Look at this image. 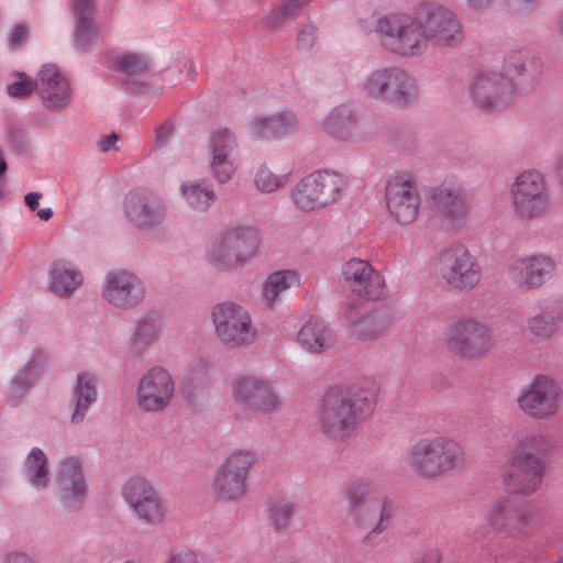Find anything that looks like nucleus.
<instances>
[{
	"mask_svg": "<svg viewBox=\"0 0 563 563\" xmlns=\"http://www.w3.org/2000/svg\"><path fill=\"white\" fill-rule=\"evenodd\" d=\"M494 0H466L467 5L473 10L487 8Z\"/></svg>",
	"mask_w": 563,
	"mask_h": 563,
	"instance_id": "obj_61",
	"label": "nucleus"
},
{
	"mask_svg": "<svg viewBox=\"0 0 563 563\" xmlns=\"http://www.w3.org/2000/svg\"><path fill=\"white\" fill-rule=\"evenodd\" d=\"M340 274L343 284L355 297L378 300L384 296L385 278L368 261L352 257L341 265Z\"/></svg>",
	"mask_w": 563,
	"mask_h": 563,
	"instance_id": "obj_20",
	"label": "nucleus"
},
{
	"mask_svg": "<svg viewBox=\"0 0 563 563\" xmlns=\"http://www.w3.org/2000/svg\"><path fill=\"white\" fill-rule=\"evenodd\" d=\"M347 187L346 175L334 169H317L295 184L289 199L300 212H318L336 203Z\"/></svg>",
	"mask_w": 563,
	"mask_h": 563,
	"instance_id": "obj_5",
	"label": "nucleus"
},
{
	"mask_svg": "<svg viewBox=\"0 0 563 563\" xmlns=\"http://www.w3.org/2000/svg\"><path fill=\"white\" fill-rule=\"evenodd\" d=\"M25 473L31 485L37 489L46 488L49 481L47 459L44 452L34 448L25 459Z\"/></svg>",
	"mask_w": 563,
	"mask_h": 563,
	"instance_id": "obj_39",
	"label": "nucleus"
},
{
	"mask_svg": "<svg viewBox=\"0 0 563 563\" xmlns=\"http://www.w3.org/2000/svg\"><path fill=\"white\" fill-rule=\"evenodd\" d=\"M98 151L101 153L117 152L119 147L117 143H98Z\"/></svg>",
	"mask_w": 563,
	"mask_h": 563,
	"instance_id": "obj_62",
	"label": "nucleus"
},
{
	"mask_svg": "<svg viewBox=\"0 0 563 563\" xmlns=\"http://www.w3.org/2000/svg\"><path fill=\"white\" fill-rule=\"evenodd\" d=\"M540 0H506V7L509 12L516 15H526L530 13Z\"/></svg>",
	"mask_w": 563,
	"mask_h": 563,
	"instance_id": "obj_51",
	"label": "nucleus"
},
{
	"mask_svg": "<svg viewBox=\"0 0 563 563\" xmlns=\"http://www.w3.org/2000/svg\"><path fill=\"white\" fill-rule=\"evenodd\" d=\"M521 445V451L530 452L536 456H538V454H545L551 449L549 438L543 434L529 435L522 441Z\"/></svg>",
	"mask_w": 563,
	"mask_h": 563,
	"instance_id": "obj_48",
	"label": "nucleus"
},
{
	"mask_svg": "<svg viewBox=\"0 0 563 563\" xmlns=\"http://www.w3.org/2000/svg\"><path fill=\"white\" fill-rule=\"evenodd\" d=\"M232 397L243 408L262 412H275L280 398L271 382L255 376H240L232 383Z\"/></svg>",
	"mask_w": 563,
	"mask_h": 563,
	"instance_id": "obj_21",
	"label": "nucleus"
},
{
	"mask_svg": "<svg viewBox=\"0 0 563 563\" xmlns=\"http://www.w3.org/2000/svg\"><path fill=\"white\" fill-rule=\"evenodd\" d=\"M162 333V320L156 316H143L136 323L134 340L140 345H150L158 340Z\"/></svg>",
	"mask_w": 563,
	"mask_h": 563,
	"instance_id": "obj_42",
	"label": "nucleus"
},
{
	"mask_svg": "<svg viewBox=\"0 0 563 563\" xmlns=\"http://www.w3.org/2000/svg\"><path fill=\"white\" fill-rule=\"evenodd\" d=\"M111 67L120 71L126 79L142 76L148 69V60L140 54H111L108 57Z\"/></svg>",
	"mask_w": 563,
	"mask_h": 563,
	"instance_id": "obj_37",
	"label": "nucleus"
},
{
	"mask_svg": "<svg viewBox=\"0 0 563 563\" xmlns=\"http://www.w3.org/2000/svg\"><path fill=\"white\" fill-rule=\"evenodd\" d=\"M296 511L297 507L292 501H274L266 509L267 523L277 533L286 532L291 526Z\"/></svg>",
	"mask_w": 563,
	"mask_h": 563,
	"instance_id": "obj_38",
	"label": "nucleus"
},
{
	"mask_svg": "<svg viewBox=\"0 0 563 563\" xmlns=\"http://www.w3.org/2000/svg\"><path fill=\"white\" fill-rule=\"evenodd\" d=\"M41 198V192H30L24 197V202L31 211H35L40 205Z\"/></svg>",
	"mask_w": 563,
	"mask_h": 563,
	"instance_id": "obj_58",
	"label": "nucleus"
},
{
	"mask_svg": "<svg viewBox=\"0 0 563 563\" xmlns=\"http://www.w3.org/2000/svg\"><path fill=\"white\" fill-rule=\"evenodd\" d=\"M75 410L71 416L73 422L81 421L89 406L97 399L96 380L89 373H80L77 376V384L73 389Z\"/></svg>",
	"mask_w": 563,
	"mask_h": 563,
	"instance_id": "obj_33",
	"label": "nucleus"
},
{
	"mask_svg": "<svg viewBox=\"0 0 563 563\" xmlns=\"http://www.w3.org/2000/svg\"><path fill=\"white\" fill-rule=\"evenodd\" d=\"M344 499L355 525L371 533H380L389 526L390 503L383 482L375 473H366L345 488Z\"/></svg>",
	"mask_w": 563,
	"mask_h": 563,
	"instance_id": "obj_3",
	"label": "nucleus"
},
{
	"mask_svg": "<svg viewBox=\"0 0 563 563\" xmlns=\"http://www.w3.org/2000/svg\"><path fill=\"white\" fill-rule=\"evenodd\" d=\"M298 342L307 352L323 353L334 347L336 335L324 321L311 319L301 327Z\"/></svg>",
	"mask_w": 563,
	"mask_h": 563,
	"instance_id": "obj_30",
	"label": "nucleus"
},
{
	"mask_svg": "<svg viewBox=\"0 0 563 563\" xmlns=\"http://www.w3.org/2000/svg\"><path fill=\"white\" fill-rule=\"evenodd\" d=\"M545 464L540 456L520 451L514 454L503 474V483L509 493L530 496L542 483Z\"/></svg>",
	"mask_w": 563,
	"mask_h": 563,
	"instance_id": "obj_18",
	"label": "nucleus"
},
{
	"mask_svg": "<svg viewBox=\"0 0 563 563\" xmlns=\"http://www.w3.org/2000/svg\"><path fill=\"white\" fill-rule=\"evenodd\" d=\"M36 91L44 106L49 109L67 107L73 97L68 79L53 64L44 65L38 71Z\"/></svg>",
	"mask_w": 563,
	"mask_h": 563,
	"instance_id": "obj_26",
	"label": "nucleus"
},
{
	"mask_svg": "<svg viewBox=\"0 0 563 563\" xmlns=\"http://www.w3.org/2000/svg\"><path fill=\"white\" fill-rule=\"evenodd\" d=\"M238 153L230 143H212L210 147V168L220 183L232 178L236 169Z\"/></svg>",
	"mask_w": 563,
	"mask_h": 563,
	"instance_id": "obj_32",
	"label": "nucleus"
},
{
	"mask_svg": "<svg viewBox=\"0 0 563 563\" xmlns=\"http://www.w3.org/2000/svg\"><path fill=\"white\" fill-rule=\"evenodd\" d=\"M266 24L271 29H280L285 23L294 21V18L288 13L287 8H284L279 2L272 8L265 18Z\"/></svg>",
	"mask_w": 563,
	"mask_h": 563,
	"instance_id": "obj_49",
	"label": "nucleus"
},
{
	"mask_svg": "<svg viewBox=\"0 0 563 563\" xmlns=\"http://www.w3.org/2000/svg\"><path fill=\"white\" fill-rule=\"evenodd\" d=\"M26 37H27L26 27H24L23 25H18L12 33L11 42L13 45L19 46L25 42Z\"/></svg>",
	"mask_w": 563,
	"mask_h": 563,
	"instance_id": "obj_56",
	"label": "nucleus"
},
{
	"mask_svg": "<svg viewBox=\"0 0 563 563\" xmlns=\"http://www.w3.org/2000/svg\"><path fill=\"white\" fill-rule=\"evenodd\" d=\"M176 383L172 373L159 365L142 374L135 390V405L143 412L165 411L173 402Z\"/></svg>",
	"mask_w": 563,
	"mask_h": 563,
	"instance_id": "obj_13",
	"label": "nucleus"
},
{
	"mask_svg": "<svg viewBox=\"0 0 563 563\" xmlns=\"http://www.w3.org/2000/svg\"><path fill=\"white\" fill-rule=\"evenodd\" d=\"M385 202L397 224H412L418 219L421 207V196L412 176L400 173L390 177L385 187Z\"/></svg>",
	"mask_w": 563,
	"mask_h": 563,
	"instance_id": "obj_14",
	"label": "nucleus"
},
{
	"mask_svg": "<svg viewBox=\"0 0 563 563\" xmlns=\"http://www.w3.org/2000/svg\"><path fill=\"white\" fill-rule=\"evenodd\" d=\"M563 388L559 380L549 375H537L517 398L518 408L533 419H549L560 409Z\"/></svg>",
	"mask_w": 563,
	"mask_h": 563,
	"instance_id": "obj_12",
	"label": "nucleus"
},
{
	"mask_svg": "<svg viewBox=\"0 0 563 563\" xmlns=\"http://www.w3.org/2000/svg\"><path fill=\"white\" fill-rule=\"evenodd\" d=\"M444 341L449 349L463 358H476L494 346L490 329L472 317H457L446 327Z\"/></svg>",
	"mask_w": 563,
	"mask_h": 563,
	"instance_id": "obj_10",
	"label": "nucleus"
},
{
	"mask_svg": "<svg viewBox=\"0 0 563 563\" xmlns=\"http://www.w3.org/2000/svg\"><path fill=\"white\" fill-rule=\"evenodd\" d=\"M56 485L62 504L66 508H76L88 493V484L84 474L82 462L75 456L60 461L56 473Z\"/></svg>",
	"mask_w": 563,
	"mask_h": 563,
	"instance_id": "obj_25",
	"label": "nucleus"
},
{
	"mask_svg": "<svg viewBox=\"0 0 563 563\" xmlns=\"http://www.w3.org/2000/svg\"><path fill=\"white\" fill-rule=\"evenodd\" d=\"M428 44L454 45L464 38L455 14L439 3L422 4L417 11Z\"/></svg>",
	"mask_w": 563,
	"mask_h": 563,
	"instance_id": "obj_19",
	"label": "nucleus"
},
{
	"mask_svg": "<svg viewBox=\"0 0 563 563\" xmlns=\"http://www.w3.org/2000/svg\"><path fill=\"white\" fill-rule=\"evenodd\" d=\"M73 9L77 20V42L82 47L89 46L97 35V29L92 20V0H74Z\"/></svg>",
	"mask_w": 563,
	"mask_h": 563,
	"instance_id": "obj_35",
	"label": "nucleus"
},
{
	"mask_svg": "<svg viewBox=\"0 0 563 563\" xmlns=\"http://www.w3.org/2000/svg\"><path fill=\"white\" fill-rule=\"evenodd\" d=\"M470 99L479 111L490 113L506 109L515 99L511 81L497 71L482 73L468 84Z\"/></svg>",
	"mask_w": 563,
	"mask_h": 563,
	"instance_id": "obj_15",
	"label": "nucleus"
},
{
	"mask_svg": "<svg viewBox=\"0 0 563 563\" xmlns=\"http://www.w3.org/2000/svg\"><path fill=\"white\" fill-rule=\"evenodd\" d=\"M508 196L514 217L521 221L543 219L553 208L549 180L537 168L518 173L509 185Z\"/></svg>",
	"mask_w": 563,
	"mask_h": 563,
	"instance_id": "obj_4",
	"label": "nucleus"
},
{
	"mask_svg": "<svg viewBox=\"0 0 563 563\" xmlns=\"http://www.w3.org/2000/svg\"><path fill=\"white\" fill-rule=\"evenodd\" d=\"M298 285L299 276L295 271H277L266 278L263 287V296L268 303H273L280 294Z\"/></svg>",
	"mask_w": 563,
	"mask_h": 563,
	"instance_id": "obj_36",
	"label": "nucleus"
},
{
	"mask_svg": "<svg viewBox=\"0 0 563 563\" xmlns=\"http://www.w3.org/2000/svg\"><path fill=\"white\" fill-rule=\"evenodd\" d=\"M387 74L388 68L376 69L364 79L362 90L368 99L376 101L384 100Z\"/></svg>",
	"mask_w": 563,
	"mask_h": 563,
	"instance_id": "obj_46",
	"label": "nucleus"
},
{
	"mask_svg": "<svg viewBox=\"0 0 563 563\" xmlns=\"http://www.w3.org/2000/svg\"><path fill=\"white\" fill-rule=\"evenodd\" d=\"M555 260L544 253L518 256L507 266V277L520 291H532L544 286L556 273Z\"/></svg>",
	"mask_w": 563,
	"mask_h": 563,
	"instance_id": "obj_17",
	"label": "nucleus"
},
{
	"mask_svg": "<svg viewBox=\"0 0 563 563\" xmlns=\"http://www.w3.org/2000/svg\"><path fill=\"white\" fill-rule=\"evenodd\" d=\"M374 404V386L369 380L331 389L319 406L318 428L330 439L343 440L373 412Z\"/></svg>",
	"mask_w": 563,
	"mask_h": 563,
	"instance_id": "obj_1",
	"label": "nucleus"
},
{
	"mask_svg": "<svg viewBox=\"0 0 563 563\" xmlns=\"http://www.w3.org/2000/svg\"><path fill=\"white\" fill-rule=\"evenodd\" d=\"M167 563H199L198 555L190 550L173 553Z\"/></svg>",
	"mask_w": 563,
	"mask_h": 563,
	"instance_id": "obj_53",
	"label": "nucleus"
},
{
	"mask_svg": "<svg viewBox=\"0 0 563 563\" xmlns=\"http://www.w3.org/2000/svg\"><path fill=\"white\" fill-rule=\"evenodd\" d=\"M561 321H563V303L551 301L541 312L526 320V329L532 336L548 340L555 335Z\"/></svg>",
	"mask_w": 563,
	"mask_h": 563,
	"instance_id": "obj_31",
	"label": "nucleus"
},
{
	"mask_svg": "<svg viewBox=\"0 0 563 563\" xmlns=\"http://www.w3.org/2000/svg\"><path fill=\"white\" fill-rule=\"evenodd\" d=\"M515 506L516 503L509 498H499L495 500L487 512V521L489 526L495 530L508 533Z\"/></svg>",
	"mask_w": 563,
	"mask_h": 563,
	"instance_id": "obj_41",
	"label": "nucleus"
},
{
	"mask_svg": "<svg viewBox=\"0 0 563 563\" xmlns=\"http://www.w3.org/2000/svg\"><path fill=\"white\" fill-rule=\"evenodd\" d=\"M537 514L527 504H516L508 533L527 534L536 528Z\"/></svg>",
	"mask_w": 563,
	"mask_h": 563,
	"instance_id": "obj_43",
	"label": "nucleus"
},
{
	"mask_svg": "<svg viewBox=\"0 0 563 563\" xmlns=\"http://www.w3.org/2000/svg\"><path fill=\"white\" fill-rule=\"evenodd\" d=\"M316 42V27L311 24H303L297 36V46L300 49H309Z\"/></svg>",
	"mask_w": 563,
	"mask_h": 563,
	"instance_id": "obj_52",
	"label": "nucleus"
},
{
	"mask_svg": "<svg viewBox=\"0 0 563 563\" xmlns=\"http://www.w3.org/2000/svg\"><path fill=\"white\" fill-rule=\"evenodd\" d=\"M345 331L350 339L358 342H377L393 330V313L383 307L367 310L360 316H346Z\"/></svg>",
	"mask_w": 563,
	"mask_h": 563,
	"instance_id": "obj_24",
	"label": "nucleus"
},
{
	"mask_svg": "<svg viewBox=\"0 0 563 563\" xmlns=\"http://www.w3.org/2000/svg\"><path fill=\"white\" fill-rule=\"evenodd\" d=\"M84 276L79 269L66 261H55L48 272V288L59 298H68L82 285Z\"/></svg>",
	"mask_w": 563,
	"mask_h": 563,
	"instance_id": "obj_29",
	"label": "nucleus"
},
{
	"mask_svg": "<svg viewBox=\"0 0 563 563\" xmlns=\"http://www.w3.org/2000/svg\"><path fill=\"white\" fill-rule=\"evenodd\" d=\"M289 180L290 173H275L266 163H263L254 173L253 184L260 192L272 194L286 187Z\"/></svg>",
	"mask_w": 563,
	"mask_h": 563,
	"instance_id": "obj_40",
	"label": "nucleus"
},
{
	"mask_svg": "<svg viewBox=\"0 0 563 563\" xmlns=\"http://www.w3.org/2000/svg\"><path fill=\"white\" fill-rule=\"evenodd\" d=\"M375 30L380 34L384 45L400 55L415 56L428 47L417 13L382 16L377 20Z\"/></svg>",
	"mask_w": 563,
	"mask_h": 563,
	"instance_id": "obj_8",
	"label": "nucleus"
},
{
	"mask_svg": "<svg viewBox=\"0 0 563 563\" xmlns=\"http://www.w3.org/2000/svg\"><path fill=\"white\" fill-rule=\"evenodd\" d=\"M356 121V114L345 106L339 107L331 111L324 119L323 128L330 134L335 135L350 126Z\"/></svg>",
	"mask_w": 563,
	"mask_h": 563,
	"instance_id": "obj_45",
	"label": "nucleus"
},
{
	"mask_svg": "<svg viewBox=\"0 0 563 563\" xmlns=\"http://www.w3.org/2000/svg\"><path fill=\"white\" fill-rule=\"evenodd\" d=\"M504 69L508 75H520L525 70V54L514 52L505 58Z\"/></svg>",
	"mask_w": 563,
	"mask_h": 563,
	"instance_id": "obj_50",
	"label": "nucleus"
},
{
	"mask_svg": "<svg viewBox=\"0 0 563 563\" xmlns=\"http://www.w3.org/2000/svg\"><path fill=\"white\" fill-rule=\"evenodd\" d=\"M36 90V81H33L25 74L19 73L16 80L8 86V93L14 98H24Z\"/></svg>",
	"mask_w": 563,
	"mask_h": 563,
	"instance_id": "obj_47",
	"label": "nucleus"
},
{
	"mask_svg": "<svg viewBox=\"0 0 563 563\" xmlns=\"http://www.w3.org/2000/svg\"><path fill=\"white\" fill-rule=\"evenodd\" d=\"M430 201L446 231L456 233L464 228L470 216V207L465 189L459 180L446 179L434 187Z\"/></svg>",
	"mask_w": 563,
	"mask_h": 563,
	"instance_id": "obj_16",
	"label": "nucleus"
},
{
	"mask_svg": "<svg viewBox=\"0 0 563 563\" xmlns=\"http://www.w3.org/2000/svg\"><path fill=\"white\" fill-rule=\"evenodd\" d=\"M405 462L418 478L438 481L464 467L465 451L455 439L435 435L413 443L406 453Z\"/></svg>",
	"mask_w": 563,
	"mask_h": 563,
	"instance_id": "obj_2",
	"label": "nucleus"
},
{
	"mask_svg": "<svg viewBox=\"0 0 563 563\" xmlns=\"http://www.w3.org/2000/svg\"><path fill=\"white\" fill-rule=\"evenodd\" d=\"M284 8H287L288 13L294 18V20L298 16L301 11L297 4H295L291 0H279L278 1Z\"/></svg>",
	"mask_w": 563,
	"mask_h": 563,
	"instance_id": "obj_59",
	"label": "nucleus"
},
{
	"mask_svg": "<svg viewBox=\"0 0 563 563\" xmlns=\"http://www.w3.org/2000/svg\"><path fill=\"white\" fill-rule=\"evenodd\" d=\"M122 496L142 521L158 525L164 520L166 508L163 499L146 478H130L123 486Z\"/></svg>",
	"mask_w": 563,
	"mask_h": 563,
	"instance_id": "obj_22",
	"label": "nucleus"
},
{
	"mask_svg": "<svg viewBox=\"0 0 563 563\" xmlns=\"http://www.w3.org/2000/svg\"><path fill=\"white\" fill-rule=\"evenodd\" d=\"M217 339L225 346L238 349L251 345L257 335L246 308L233 301L212 307L210 312Z\"/></svg>",
	"mask_w": 563,
	"mask_h": 563,
	"instance_id": "obj_9",
	"label": "nucleus"
},
{
	"mask_svg": "<svg viewBox=\"0 0 563 563\" xmlns=\"http://www.w3.org/2000/svg\"><path fill=\"white\" fill-rule=\"evenodd\" d=\"M126 217L139 228H151L164 219L163 207L147 191H132L124 201Z\"/></svg>",
	"mask_w": 563,
	"mask_h": 563,
	"instance_id": "obj_27",
	"label": "nucleus"
},
{
	"mask_svg": "<svg viewBox=\"0 0 563 563\" xmlns=\"http://www.w3.org/2000/svg\"><path fill=\"white\" fill-rule=\"evenodd\" d=\"M438 271L442 280L459 291H470L482 282L481 264L463 244L451 245L440 254Z\"/></svg>",
	"mask_w": 563,
	"mask_h": 563,
	"instance_id": "obj_11",
	"label": "nucleus"
},
{
	"mask_svg": "<svg viewBox=\"0 0 563 563\" xmlns=\"http://www.w3.org/2000/svg\"><path fill=\"white\" fill-rule=\"evenodd\" d=\"M297 126L295 115L290 112H277L268 115H257L252 122V129L257 135L272 133L284 135Z\"/></svg>",
	"mask_w": 563,
	"mask_h": 563,
	"instance_id": "obj_34",
	"label": "nucleus"
},
{
	"mask_svg": "<svg viewBox=\"0 0 563 563\" xmlns=\"http://www.w3.org/2000/svg\"><path fill=\"white\" fill-rule=\"evenodd\" d=\"M11 136L13 139H19L25 136V134L23 133V129L20 125H15L12 128Z\"/></svg>",
	"mask_w": 563,
	"mask_h": 563,
	"instance_id": "obj_64",
	"label": "nucleus"
},
{
	"mask_svg": "<svg viewBox=\"0 0 563 563\" xmlns=\"http://www.w3.org/2000/svg\"><path fill=\"white\" fill-rule=\"evenodd\" d=\"M174 128L169 122H164L159 126H157L155 131V141H166L170 136H173Z\"/></svg>",
	"mask_w": 563,
	"mask_h": 563,
	"instance_id": "obj_55",
	"label": "nucleus"
},
{
	"mask_svg": "<svg viewBox=\"0 0 563 563\" xmlns=\"http://www.w3.org/2000/svg\"><path fill=\"white\" fill-rule=\"evenodd\" d=\"M3 563H34L33 560L24 554V553H21V552H13V553H10Z\"/></svg>",
	"mask_w": 563,
	"mask_h": 563,
	"instance_id": "obj_57",
	"label": "nucleus"
},
{
	"mask_svg": "<svg viewBox=\"0 0 563 563\" xmlns=\"http://www.w3.org/2000/svg\"><path fill=\"white\" fill-rule=\"evenodd\" d=\"M145 294L144 283L128 271L111 272L104 278L102 298L115 308H135L142 303Z\"/></svg>",
	"mask_w": 563,
	"mask_h": 563,
	"instance_id": "obj_23",
	"label": "nucleus"
},
{
	"mask_svg": "<svg viewBox=\"0 0 563 563\" xmlns=\"http://www.w3.org/2000/svg\"><path fill=\"white\" fill-rule=\"evenodd\" d=\"M255 464L254 454L247 450L230 452L213 473L210 489L223 503L240 501L247 492L249 475Z\"/></svg>",
	"mask_w": 563,
	"mask_h": 563,
	"instance_id": "obj_7",
	"label": "nucleus"
},
{
	"mask_svg": "<svg viewBox=\"0 0 563 563\" xmlns=\"http://www.w3.org/2000/svg\"><path fill=\"white\" fill-rule=\"evenodd\" d=\"M441 554L438 549H429L417 556L412 563H440Z\"/></svg>",
	"mask_w": 563,
	"mask_h": 563,
	"instance_id": "obj_54",
	"label": "nucleus"
},
{
	"mask_svg": "<svg viewBox=\"0 0 563 563\" xmlns=\"http://www.w3.org/2000/svg\"><path fill=\"white\" fill-rule=\"evenodd\" d=\"M183 195L191 208L205 211L214 200V192L210 186L200 184L185 185L181 187Z\"/></svg>",
	"mask_w": 563,
	"mask_h": 563,
	"instance_id": "obj_44",
	"label": "nucleus"
},
{
	"mask_svg": "<svg viewBox=\"0 0 563 563\" xmlns=\"http://www.w3.org/2000/svg\"><path fill=\"white\" fill-rule=\"evenodd\" d=\"M418 96L416 81L402 69L388 68L386 80L385 102L395 107H407Z\"/></svg>",
	"mask_w": 563,
	"mask_h": 563,
	"instance_id": "obj_28",
	"label": "nucleus"
},
{
	"mask_svg": "<svg viewBox=\"0 0 563 563\" xmlns=\"http://www.w3.org/2000/svg\"><path fill=\"white\" fill-rule=\"evenodd\" d=\"M214 141H224L234 137L233 132L228 128H220L214 132Z\"/></svg>",
	"mask_w": 563,
	"mask_h": 563,
	"instance_id": "obj_60",
	"label": "nucleus"
},
{
	"mask_svg": "<svg viewBox=\"0 0 563 563\" xmlns=\"http://www.w3.org/2000/svg\"><path fill=\"white\" fill-rule=\"evenodd\" d=\"M261 241V233L255 228H230L209 241L207 258L217 269L232 268L254 257Z\"/></svg>",
	"mask_w": 563,
	"mask_h": 563,
	"instance_id": "obj_6",
	"label": "nucleus"
},
{
	"mask_svg": "<svg viewBox=\"0 0 563 563\" xmlns=\"http://www.w3.org/2000/svg\"><path fill=\"white\" fill-rule=\"evenodd\" d=\"M37 217L43 221H47L53 217V211L51 208L41 209L37 211Z\"/></svg>",
	"mask_w": 563,
	"mask_h": 563,
	"instance_id": "obj_63",
	"label": "nucleus"
}]
</instances>
